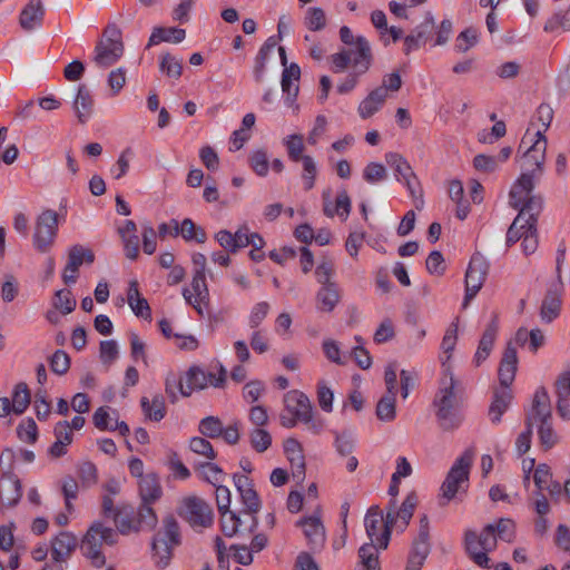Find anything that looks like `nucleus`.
Here are the masks:
<instances>
[{"instance_id": "1", "label": "nucleus", "mask_w": 570, "mask_h": 570, "mask_svg": "<svg viewBox=\"0 0 570 570\" xmlns=\"http://www.w3.org/2000/svg\"><path fill=\"white\" fill-rule=\"evenodd\" d=\"M328 63L333 73H342L350 69L335 87L338 95H348L358 86L361 78L374 63L372 46L364 36H357L356 46L341 48L328 57Z\"/></svg>"}, {"instance_id": "2", "label": "nucleus", "mask_w": 570, "mask_h": 570, "mask_svg": "<svg viewBox=\"0 0 570 570\" xmlns=\"http://www.w3.org/2000/svg\"><path fill=\"white\" fill-rule=\"evenodd\" d=\"M535 188L534 174L522 173L512 184L509 191V205L519 210L517 217L523 222L520 228H533L543 210V197L533 194Z\"/></svg>"}, {"instance_id": "3", "label": "nucleus", "mask_w": 570, "mask_h": 570, "mask_svg": "<svg viewBox=\"0 0 570 570\" xmlns=\"http://www.w3.org/2000/svg\"><path fill=\"white\" fill-rule=\"evenodd\" d=\"M435 417L443 431H454L464 421V400L452 374L444 376L432 403Z\"/></svg>"}, {"instance_id": "4", "label": "nucleus", "mask_w": 570, "mask_h": 570, "mask_svg": "<svg viewBox=\"0 0 570 570\" xmlns=\"http://www.w3.org/2000/svg\"><path fill=\"white\" fill-rule=\"evenodd\" d=\"M527 421L533 425L538 424V435L544 450H550L558 442V435L552 428L551 402L544 386L537 389L530 410L527 411Z\"/></svg>"}, {"instance_id": "5", "label": "nucleus", "mask_w": 570, "mask_h": 570, "mask_svg": "<svg viewBox=\"0 0 570 570\" xmlns=\"http://www.w3.org/2000/svg\"><path fill=\"white\" fill-rule=\"evenodd\" d=\"M473 459L474 451L468 449L454 461L440 488L439 504L441 507L466 493Z\"/></svg>"}, {"instance_id": "6", "label": "nucleus", "mask_w": 570, "mask_h": 570, "mask_svg": "<svg viewBox=\"0 0 570 570\" xmlns=\"http://www.w3.org/2000/svg\"><path fill=\"white\" fill-rule=\"evenodd\" d=\"M117 540L118 533L116 530L104 525L100 521H96L90 525L82 539L81 551L91 561L92 566L100 568L106 563L102 547L114 546Z\"/></svg>"}, {"instance_id": "7", "label": "nucleus", "mask_w": 570, "mask_h": 570, "mask_svg": "<svg viewBox=\"0 0 570 570\" xmlns=\"http://www.w3.org/2000/svg\"><path fill=\"white\" fill-rule=\"evenodd\" d=\"M114 522L122 534L138 531H151L156 528L158 519L151 507L139 505L135 509L131 505H122L114 513Z\"/></svg>"}, {"instance_id": "8", "label": "nucleus", "mask_w": 570, "mask_h": 570, "mask_svg": "<svg viewBox=\"0 0 570 570\" xmlns=\"http://www.w3.org/2000/svg\"><path fill=\"white\" fill-rule=\"evenodd\" d=\"M180 544L179 525L176 518L168 514L163 520V529L153 539L151 551L155 564L165 569L173 557V549Z\"/></svg>"}, {"instance_id": "9", "label": "nucleus", "mask_w": 570, "mask_h": 570, "mask_svg": "<svg viewBox=\"0 0 570 570\" xmlns=\"http://www.w3.org/2000/svg\"><path fill=\"white\" fill-rule=\"evenodd\" d=\"M125 45L120 28L111 22L102 31L101 39L95 47L94 62L100 69L114 66L124 55Z\"/></svg>"}, {"instance_id": "10", "label": "nucleus", "mask_w": 570, "mask_h": 570, "mask_svg": "<svg viewBox=\"0 0 570 570\" xmlns=\"http://www.w3.org/2000/svg\"><path fill=\"white\" fill-rule=\"evenodd\" d=\"M284 410L279 415L284 428H293L297 422L308 423L312 420V405L308 397L298 390L288 391L284 395Z\"/></svg>"}, {"instance_id": "11", "label": "nucleus", "mask_w": 570, "mask_h": 570, "mask_svg": "<svg viewBox=\"0 0 570 570\" xmlns=\"http://www.w3.org/2000/svg\"><path fill=\"white\" fill-rule=\"evenodd\" d=\"M417 495L414 491H411L404 501L402 502L400 509H396L395 500L390 502V505L385 515V524L384 530L381 533V538H379L380 548L385 550L389 547L392 528L400 519L403 523V528H406L413 517L414 510L417 505Z\"/></svg>"}, {"instance_id": "12", "label": "nucleus", "mask_w": 570, "mask_h": 570, "mask_svg": "<svg viewBox=\"0 0 570 570\" xmlns=\"http://www.w3.org/2000/svg\"><path fill=\"white\" fill-rule=\"evenodd\" d=\"M521 148H525L523 158L527 168L524 173L532 171L534 174V181H537L543 171L547 139L544 135H542L541 130H537V132L531 137H529V134L527 132L521 140L519 149Z\"/></svg>"}, {"instance_id": "13", "label": "nucleus", "mask_w": 570, "mask_h": 570, "mask_svg": "<svg viewBox=\"0 0 570 570\" xmlns=\"http://www.w3.org/2000/svg\"><path fill=\"white\" fill-rule=\"evenodd\" d=\"M58 214L52 209H46L37 217L32 244L38 252L50 250L58 233Z\"/></svg>"}, {"instance_id": "14", "label": "nucleus", "mask_w": 570, "mask_h": 570, "mask_svg": "<svg viewBox=\"0 0 570 570\" xmlns=\"http://www.w3.org/2000/svg\"><path fill=\"white\" fill-rule=\"evenodd\" d=\"M180 515L191 528H209L214 522L212 507L203 499L189 497L184 499Z\"/></svg>"}, {"instance_id": "15", "label": "nucleus", "mask_w": 570, "mask_h": 570, "mask_svg": "<svg viewBox=\"0 0 570 570\" xmlns=\"http://www.w3.org/2000/svg\"><path fill=\"white\" fill-rule=\"evenodd\" d=\"M430 552V522L428 515L423 514L420 518L419 532L412 542L405 570H421Z\"/></svg>"}, {"instance_id": "16", "label": "nucleus", "mask_w": 570, "mask_h": 570, "mask_svg": "<svg viewBox=\"0 0 570 570\" xmlns=\"http://www.w3.org/2000/svg\"><path fill=\"white\" fill-rule=\"evenodd\" d=\"M233 480L246 508L245 511L252 515L249 532H254L258 527L256 513L262 508L261 499L254 489L253 481L247 475L235 473Z\"/></svg>"}, {"instance_id": "17", "label": "nucleus", "mask_w": 570, "mask_h": 570, "mask_svg": "<svg viewBox=\"0 0 570 570\" xmlns=\"http://www.w3.org/2000/svg\"><path fill=\"white\" fill-rule=\"evenodd\" d=\"M488 274V264L481 255H473L465 273V295L463 307H466L482 288Z\"/></svg>"}, {"instance_id": "18", "label": "nucleus", "mask_w": 570, "mask_h": 570, "mask_svg": "<svg viewBox=\"0 0 570 570\" xmlns=\"http://www.w3.org/2000/svg\"><path fill=\"white\" fill-rule=\"evenodd\" d=\"M334 264L323 256V312H332L343 297V289L333 279Z\"/></svg>"}, {"instance_id": "19", "label": "nucleus", "mask_w": 570, "mask_h": 570, "mask_svg": "<svg viewBox=\"0 0 570 570\" xmlns=\"http://www.w3.org/2000/svg\"><path fill=\"white\" fill-rule=\"evenodd\" d=\"M186 383L191 389V392L195 390H203L208 385L214 387H222L226 382V370L223 365L218 367V374L214 372L206 373L198 366L190 367L186 375Z\"/></svg>"}, {"instance_id": "20", "label": "nucleus", "mask_w": 570, "mask_h": 570, "mask_svg": "<svg viewBox=\"0 0 570 570\" xmlns=\"http://www.w3.org/2000/svg\"><path fill=\"white\" fill-rule=\"evenodd\" d=\"M435 31V19L431 12H426L423 21L417 24L410 35L404 38L403 52L410 55L412 51L424 46Z\"/></svg>"}, {"instance_id": "21", "label": "nucleus", "mask_w": 570, "mask_h": 570, "mask_svg": "<svg viewBox=\"0 0 570 570\" xmlns=\"http://www.w3.org/2000/svg\"><path fill=\"white\" fill-rule=\"evenodd\" d=\"M22 497L21 482L16 474L10 471L2 473L0 478V502L2 505L11 508L19 503Z\"/></svg>"}, {"instance_id": "22", "label": "nucleus", "mask_w": 570, "mask_h": 570, "mask_svg": "<svg viewBox=\"0 0 570 570\" xmlns=\"http://www.w3.org/2000/svg\"><path fill=\"white\" fill-rule=\"evenodd\" d=\"M78 546L77 537L61 531L51 540V558L56 563L66 562Z\"/></svg>"}, {"instance_id": "23", "label": "nucleus", "mask_w": 570, "mask_h": 570, "mask_svg": "<svg viewBox=\"0 0 570 570\" xmlns=\"http://www.w3.org/2000/svg\"><path fill=\"white\" fill-rule=\"evenodd\" d=\"M562 286V283L551 286L542 301L540 318L546 324L553 322L560 315Z\"/></svg>"}, {"instance_id": "24", "label": "nucleus", "mask_w": 570, "mask_h": 570, "mask_svg": "<svg viewBox=\"0 0 570 570\" xmlns=\"http://www.w3.org/2000/svg\"><path fill=\"white\" fill-rule=\"evenodd\" d=\"M517 367V348L513 346L512 342H509L503 352L498 372L499 381L502 387L509 389V386L512 384L515 377Z\"/></svg>"}, {"instance_id": "25", "label": "nucleus", "mask_w": 570, "mask_h": 570, "mask_svg": "<svg viewBox=\"0 0 570 570\" xmlns=\"http://www.w3.org/2000/svg\"><path fill=\"white\" fill-rule=\"evenodd\" d=\"M301 77V68L297 63L293 62L289 66H284L282 73V90L285 94V105L293 107L294 101L298 95V85L296 83Z\"/></svg>"}, {"instance_id": "26", "label": "nucleus", "mask_w": 570, "mask_h": 570, "mask_svg": "<svg viewBox=\"0 0 570 570\" xmlns=\"http://www.w3.org/2000/svg\"><path fill=\"white\" fill-rule=\"evenodd\" d=\"M45 16L41 0H30L19 16V24L24 31H32L40 27Z\"/></svg>"}, {"instance_id": "27", "label": "nucleus", "mask_w": 570, "mask_h": 570, "mask_svg": "<svg viewBox=\"0 0 570 570\" xmlns=\"http://www.w3.org/2000/svg\"><path fill=\"white\" fill-rule=\"evenodd\" d=\"M385 517H383L379 505H372L364 518V525L366 534L370 538V542L374 544L377 550H382L379 544V538L384 530Z\"/></svg>"}, {"instance_id": "28", "label": "nucleus", "mask_w": 570, "mask_h": 570, "mask_svg": "<svg viewBox=\"0 0 570 570\" xmlns=\"http://www.w3.org/2000/svg\"><path fill=\"white\" fill-rule=\"evenodd\" d=\"M72 108L80 124H86L91 117L94 111V98L87 85L81 83L78 86Z\"/></svg>"}, {"instance_id": "29", "label": "nucleus", "mask_w": 570, "mask_h": 570, "mask_svg": "<svg viewBox=\"0 0 570 570\" xmlns=\"http://www.w3.org/2000/svg\"><path fill=\"white\" fill-rule=\"evenodd\" d=\"M139 495L141 499L140 505L151 507L154 502L160 499L163 489L159 478L155 473L145 474L139 480Z\"/></svg>"}, {"instance_id": "30", "label": "nucleus", "mask_w": 570, "mask_h": 570, "mask_svg": "<svg viewBox=\"0 0 570 570\" xmlns=\"http://www.w3.org/2000/svg\"><path fill=\"white\" fill-rule=\"evenodd\" d=\"M499 331L498 316L493 315L491 322L484 330L474 355V362L480 365L490 355Z\"/></svg>"}, {"instance_id": "31", "label": "nucleus", "mask_w": 570, "mask_h": 570, "mask_svg": "<svg viewBox=\"0 0 570 570\" xmlns=\"http://www.w3.org/2000/svg\"><path fill=\"white\" fill-rule=\"evenodd\" d=\"M191 288L194 294L196 295L195 302H191L193 294L188 288L183 289V296L189 304L194 306V308L198 312L199 315H203V308L200 303L208 301L209 297L205 274L194 273Z\"/></svg>"}, {"instance_id": "32", "label": "nucleus", "mask_w": 570, "mask_h": 570, "mask_svg": "<svg viewBox=\"0 0 570 570\" xmlns=\"http://www.w3.org/2000/svg\"><path fill=\"white\" fill-rule=\"evenodd\" d=\"M284 452L291 463L293 476L296 479H304L305 460L299 442L292 438L287 439L284 442Z\"/></svg>"}, {"instance_id": "33", "label": "nucleus", "mask_w": 570, "mask_h": 570, "mask_svg": "<svg viewBox=\"0 0 570 570\" xmlns=\"http://www.w3.org/2000/svg\"><path fill=\"white\" fill-rule=\"evenodd\" d=\"M173 224V233L171 236L177 237L181 235V237L186 242L195 240L199 244H204L207 239L206 232L204 228L196 226V224L190 218L183 219L179 225L176 219H171Z\"/></svg>"}, {"instance_id": "34", "label": "nucleus", "mask_w": 570, "mask_h": 570, "mask_svg": "<svg viewBox=\"0 0 570 570\" xmlns=\"http://www.w3.org/2000/svg\"><path fill=\"white\" fill-rule=\"evenodd\" d=\"M385 89L375 88L360 102L357 112L362 119H368L382 109L386 101Z\"/></svg>"}, {"instance_id": "35", "label": "nucleus", "mask_w": 570, "mask_h": 570, "mask_svg": "<svg viewBox=\"0 0 570 570\" xmlns=\"http://www.w3.org/2000/svg\"><path fill=\"white\" fill-rule=\"evenodd\" d=\"M512 399L513 395L510 389L501 387L494 391L493 400L489 407V417L493 424L501 422V417L508 410Z\"/></svg>"}, {"instance_id": "36", "label": "nucleus", "mask_w": 570, "mask_h": 570, "mask_svg": "<svg viewBox=\"0 0 570 570\" xmlns=\"http://www.w3.org/2000/svg\"><path fill=\"white\" fill-rule=\"evenodd\" d=\"M128 304L134 314L144 320H151V309L146 298L140 295L138 283L131 281L127 293Z\"/></svg>"}, {"instance_id": "37", "label": "nucleus", "mask_w": 570, "mask_h": 570, "mask_svg": "<svg viewBox=\"0 0 570 570\" xmlns=\"http://www.w3.org/2000/svg\"><path fill=\"white\" fill-rule=\"evenodd\" d=\"M301 528L308 544H316L321 533V509L317 507L311 515H305L295 522Z\"/></svg>"}, {"instance_id": "38", "label": "nucleus", "mask_w": 570, "mask_h": 570, "mask_svg": "<svg viewBox=\"0 0 570 570\" xmlns=\"http://www.w3.org/2000/svg\"><path fill=\"white\" fill-rule=\"evenodd\" d=\"M276 46L277 38L275 36H271L259 48L255 57L253 69L254 78L257 83L263 82L268 56L276 48Z\"/></svg>"}, {"instance_id": "39", "label": "nucleus", "mask_w": 570, "mask_h": 570, "mask_svg": "<svg viewBox=\"0 0 570 570\" xmlns=\"http://www.w3.org/2000/svg\"><path fill=\"white\" fill-rule=\"evenodd\" d=\"M464 548L470 559L481 568H490V558L488 557L489 551L476 548V532L473 530H466L464 533Z\"/></svg>"}, {"instance_id": "40", "label": "nucleus", "mask_w": 570, "mask_h": 570, "mask_svg": "<svg viewBox=\"0 0 570 570\" xmlns=\"http://www.w3.org/2000/svg\"><path fill=\"white\" fill-rule=\"evenodd\" d=\"M186 37L185 29L170 27V28H164V27H155L149 40L147 47H151L155 45H158L160 42H174L179 43L181 42Z\"/></svg>"}, {"instance_id": "41", "label": "nucleus", "mask_w": 570, "mask_h": 570, "mask_svg": "<svg viewBox=\"0 0 570 570\" xmlns=\"http://www.w3.org/2000/svg\"><path fill=\"white\" fill-rule=\"evenodd\" d=\"M140 405L144 414L154 422L161 421L166 415L165 400L161 394H156L151 402L146 397H141Z\"/></svg>"}, {"instance_id": "42", "label": "nucleus", "mask_w": 570, "mask_h": 570, "mask_svg": "<svg viewBox=\"0 0 570 570\" xmlns=\"http://www.w3.org/2000/svg\"><path fill=\"white\" fill-rule=\"evenodd\" d=\"M358 559L356 570H381L379 550L374 544H362L358 549Z\"/></svg>"}, {"instance_id": "43", "label": "nucleus", "mask_w": 570, "mask_h": 570, "mask_svg": "<svg viewBox=\"0 0 570 570\" xmlns=\"http://www.w3.org/2000/svg\"><path fill=\"white\" fill-rule=\"evenodd\" d=\"M95 254L91 249L85 248L82 245H73L69 248L67 269L79 268L83 263L92 264Z\"/></svg>"}, {"instance_id": "44", "label": "nucleus", "mask_w": 570, "mask_h": 570, "mask_svg": "<svg viewBox=\"0 0 570 570\" xmlns=\"http://www.w3.org/2000/svg\"><path fill=\"white\" fill-rule=\"evenodd\" d=\"M385 161L391 168H393L399 181L406 177H412L414 174L409 161L397 153H387L385 155Z\"/></svg>"}, {"instance_id": "45", "label": "nucleus", "mask_w": 570, "mask_h": 570, "mask_svg": "<svg viewBox=\"0 0 570 570\" xmlns=\"http://www.w3.org/2000/svg\"><path fill=\"white\" fill-rule=\"evenodd\" d=\"M323 213L330 217L337 215L342 222L348 218L351 213V199L346 190H341L335 199V206H325Z\"/></svg>"}, {"instance_id": "46", "label": "nucleus", "mask_w": 570, "mask_h": 570, "mask_svg": "<svg viewBox=\"0 0 570 570\" xmlns=\"http://www.w3.org/2000/svg\"><path fill=\"white\" fill-rule=\"evenodd\" d=\"M165 391L171 403L177 402L178 395L186 397L191 394V389L187 385L186 379L176 377L175 375L166 379Z\"/></svg>"}, {"instance_id": "47", "label": "nucleus", "mask_w": 570, "mask_h": 570, "mask_svg": "<svg viewBox=\"0 0 570 570\" xmlns=\"http://www.w3.org/2000/svg\"><path fill=\"white\" fill-rule=\"evenodd\" d=\"M31 401L30 391L24 382L18 383L12 393V412L17 415L22 414L29 406Z\"/></svg>"}, {"instance_id": "48", "label": "nucleus", "mask_w": 570, "mask_h": 570, "mask_svg": "<svg viewBox=\"0 0 570 570\" xmlns=\"http://www.w3.org/2000/svg\"><path fill=\"white\" fill-rule=\"evenodd\" d=\"M347 541V528L338 527L331 538L330 550L327 552V561L335 562L341 560L343 549Z\"/></svg>"}, {"instance_id": "49", "label": "nucleus", "mask_w": 570, "mask_h": 570, "mask_svg": "<svg viewBox=\"0 0 570 570\" xmlns=\"http://www.w3.org/2000/svg\"><path fill=\"white\" fill-rule=\"evenodd\" d=\"M396 395L385 394L376 404V416L380 421L392 422L396 416Z\"/></svg>"}, {"instance_id": "50", "label": "nucleus", "mask_w": 570, "mask_h": 570, "mask_svg": "<svg viewBox=\"0 0 570 570\" xmlns=\"http://www.w3.org/2000/svg\"><path fill=\"white\" fill-rule=\"evenodd\" d=\"M195 470L199 473L203 480L214 487L219 485L218 483L223 482L226 476L224 471L217 464L212 462L198 463L195 466Z\"/></svg>"}, {"instance_id": "51", "label": "nucleus", "mask_w": 570, "mask_h": 570, "mask_svg": "<svg viewBox=\"0 0 570 570\" xmlns=\"http://www.w3.org/2000/svg\"><path fill=\"white\" fill-rule=\"evenodd\" d=\"M52 305L62 315H68L76 309L77 301L73 297L71 291L58 289L53 295Z\"/></svg>"}, {"instance_id": "52", "label": "nucleus", "mask_w": 570, "mask_h": 570, "mask_svg": "<svg viewBox=\"0 0 570 570\" xmlns=\"http://www.w3.org/2000/svg\"><path fill=\"white\" fill-rule=\"evenodd\" d=\"M198 431L208 439H217L224 432V425L218 416L209 415L200 420Z\"/></svg>"}, {"instance_id": "53", "label": "nucleus", "mask_w": 570, "mask_h": 570, "mask_svg": "<svg viewBox=\"0 0 570 570\" xmlns=\"http://www.w3.org/2000/svg\"><path fill=\"white\" fill-rule=\"evenodd\" d=\"M159 69L161 72L166 73V76L178 79L183 72L181 59H177L168 52L164 53L160 57Z\"/></svg>"}, {"instance_id": "54", "label": "nucleus", "mask_w": 570, "mask_h": 570, "mask_svg": "<svg viewBox=\"0 0 570 570\" xmlns=\"http://www.w3.org/2000/svg\"><path fill=\"white\" fill-rule=\"evenodd\" d=\"M283 145L286 147L287 155L291 160L298 163L303 157L304 140L298 134L289 135L283 138Z\"/></svg>"}, {"instance_id": "55", "label": "nucleus", "mask_w": 570, "mask_h": 570, "mask_svg": "<svg viewBox=\"0 0 570 570\" xmlns=\"http://www.w3.org/2000/svg\"><path fill=\"white\" fill-rule=\"evenodd\" d=\"M249 441L256 452L263 453L271 446L272 435L262 428H255L249 432Z\"/></svg>"}, {"instance_id": "56", "label": "nucleus", "mask_w": 570, "mask_h": 570, "mask_svg": "<svg viewBox=\"0 0 570 570\" xmlns=\"http://www.w3.org/2000/svg\"><path fill=\"white\" fill-rule=\"evenodd\" d=\"M334 435V448L341 456H345L352 453L354 448V439L351 432L332 431Z\"/></svg>"}, {"instance_id": "57", "label": "nucleus", "mask_w": 570, "mask_h": 570, "mask_svg": "<svg viewBox=\"0 0 570 570\" xmlns=\"http://www.w3.org/2000/svg\"><path fill=\"white\" fill-rule=\"evenodd\" d=\"M497 547V535L494 524H487L480 534L476 533V548L484 551H492Z\"/></svg>"}, {"instance_id": "58", "label": "nucleus", "mask_w": 570, "mask_h": 570, "mask_svg": "<svg viewBox=\"0 0 570 570\" xmlns=\"http://www.w3.org/2000/svg\"><path fill=\"white\" fill-rule=\"evenodd\" d=\"M78 476L82 487L90 488L97 483L98 473L96 465L90 461H83L77 466Z\"/></svg>"}, {"instance_id": "59", "label": "nucleus", "mask_w": 570, "mask_h": 570, "mask_svg": "<svg viewBox=\"0 0 570 570\" xmlns=\"http://www.w3.org/2000/svg\"><path fill=\"white\" fill-rule=\"evenodd\" d=\"M406 186V189L409 190L410 196L413 199L414 206L417 210L423 209L424 207V199H423V190L421 187L420 181L416 178V175L413 174L412 177H406L401 180Z\"/></svg>"}, {"instance_id": "60", "label": "nucleus", "mask_w": 570, "mask_h": 570, "mask_svg": "<svg viewBox=\"0 0 570 570\" xmlns=\"http://www.w3.org/2000/svg\"><path fill=\"white\" fill-rule=\"evenodd\" d=\"M240 524V518L235 512L229 510V512L220 514V528L226 537H234L238 532Z\"/></svg>"}, {"instance_id": "61", "label": "nucleus", "mask_w": 570, "mask_h": 570, "mask_svg": "<svg viewBox=\"0 0 570 570\" xmlns=\"http://www.w3.org/2000/svg\"><path fill=\"white\" fill-rule=\"evenodd\" d=\"M49 365L55 374L63 375L70 368V357L65 351L57 350L49 358Z\"/></svg>"}, {"instance_id": "62", "label": "nucleus", "mask_w": 570, "mask_h": 570, "mask_svg": "<svg viewBox=\"0 0 570 570\" xmlns=\"http://www.w3.org/2000/svg\"><path fill=\"white\" fill-rule=\"evenodd\" d=\"M189 449L194 453L203 455L208 460H214L217 455L212 443L202 436L191 438L189 441Z\"/></svg>"}, {"instance_id": "63", "label": "nucleus", "mask_w": 570, "mask_h": 570, "mask_svg": "<svg viewBox=\"0 0 570 570\" xmlns=\"http://www.w3.org/2000/svg\"><path fill=\"white\" fill-rule=\"evenodd\" d=\"M18 438L27 443H35L38 439L37 424L32 419L23 420L17 428Z\"/></svg>"}, {"instance_id": "64", "label": "nucleus", "mask_w": 570, "mask_h": 570, "mask_svg": "<svg viewBox=\"0 0 570 570\" xmlns=\"http://www.w3.org/2000/svg\"><path fill=\"white\" fill-rule=\"evenodd\" d=\"M387 176L385 167L380 163H370L363 170V178L368 184H376L384 180Z\"/></svg>"}]
</instances>
